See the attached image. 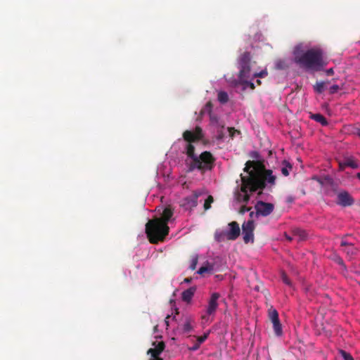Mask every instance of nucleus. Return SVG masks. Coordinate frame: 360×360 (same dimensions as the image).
I'll list each match as a JSON object with an SVG mask.
<instances>
[{"mask_svg": "<svg viewBox=\"0 0 360 360\" xmlns=\"http://www.w3.org/2000/svg\"><path fill=\"white\" fill-rule=\"evenodd\" d=\"M255 162L248 160L243 169L248 175L240 174L241 185L239 190L235 192V198L237 202L247 204L250 199V194L257 190H263L266 184L274 186L276 177L273 175L271 169H257L254 166Z\"/></svg>", "mask_w": 360, "mask_h": 360, "instance_id": "1", "label": "nucleus"}, {"mask_svg": "<svg viewBox=\"0 0 360 360\" xmlns=\"http://www.w3.org/2000/svg\"><path fill=\"white\" fill-rule=\"evenodd\" d=\"M186 149L188 156L186 160L188 172H191L195 169L211 170L214 167L215 159L210 152L204 151L198 157L195 154V147L192 143H188Z\"/></svg>", "mask_w": 360, "mask_h": 360, "instance_id": "2", "label": "nucleus"}, {"mask_svg": "<svg viewBox=\"0 0 360 360\" xmlns=\"http://www.w3.org/2000/svg\"><path fill=\"white\" fill-rule=\"evenodd\" d=\"M295 62L300 68L311 70H319L326 65L320 49H310L301 54L295 53Z\"/></svg>", "mask_w": 360, "mask_h": 360, "instance_id": "3", "label": "nucleus"}, {"mask_svg": "<svg viewBox=\"0 0 360 360\" xmlns=\"http://www.w3.org/2000/svg\"><path fill=\"white\" fill-rule=\"evenodd\" d=\"M169 228L165 222H162L160 218L150 219L146 224V233L151 243L156 244L163 241L168 235Z\"/></svg>", "mask_w": 360, "mask_h": 360, "instance_id": "4", "label": "nucleus"}, {"mask_svg": "<svg viewBox=\"0 0 360 360\" xmlns=\"http://www.w3.org/2000/svg\"><path fill=\"white\" fill-rule=\"evenodd\" d=\"M251 58L249 52H244L238 60L239 64V75L238 77L240 83L248 86L251 89H255V86L254 83L248 82L247 79L252 76V71L250 68Z\"/></svg>", "mask_w": 360, "mask_h": 360, "instance_id": "5", "label": "nucleus"}, {"mask_svg": "<svg viewBox=\"0 0 360 360\" xmlns=\"http://www.w3.org/2000/svg\"><path fill=\"white\" fill-rule=\"evenodd\" d=\"M268 317L273 324L275 335L281 336L283 334L282 325L279 320L278 313L273 307H271L268 310Z\"/></svg>", "mask_w": 360, "mask_h": 360, "instance_id": "6", "label": "nucleus"}, {"mask_svg": "<svg viewBox=\"0 0 360 360\" xmlns=\"http://www.w3.org/2000/svg\"><path fill=\"white\" fill-rule=\"evenodd\" d=\"M255 229L254 221L252 220H248L244 222L242 225V233L243 236V241L248 244L250 242H254V234L253 231Z\"/></svg>", "mask_w": 360, "mask_h": 360, "instance_id": "7", "label": "nucleus"}, {"mask_svg": "<svg viewBox=\"0 0 360 360\" xmlns=\"http://www.w3.org/2000/svg\"><path fill=\"white\" fill-rule=\"evenodd\" d=\"M274 206L272 203L258 201L255 205L257 216L266 217L274 210Z\"/></svg>", "mask_w": 360, "mask_h": 360, "instance_id": "8", "label": "nucleus"}, {"mask_svg": "<svg viewBox=\"0 0 360 360\" xmlns=\"http://www.w3.org/2000/svg\"><path fill=\"white\" fill-rule=\"evenodd\" d=\"M202 136V130L200 127H196L194 131L186 130L183 134L184 139L188 143L198 141L200 140Z\"/></svg>", "mask_w": 360, "mask_h": 360, "instance_id": "9", "label": "nucleus"}, {"mask_svg": "<svg viewBox=\"0 0 360 360\" xmlns=\"http://www.w3.org/2000/svg\"><path fill=\"white\" fill-rule=\"evenodd\" d=\"M212 104L211 102H208L206 103L203 109L201 110V113L204 114L207 112L210 115V122L212 125L216 127H221V129L224 128V123L219 120L217 116L213 115L212 113Z\"/></svg>", "mask_w": 360, "mask_h": 360, "instance_id": "10", "label": "nucleus"}, {"mask_svg": "<svg viewBox=\"0 0 360 360\" xmlns=\"http://www.w3.org/2000/svg\"><path fill=\"white\" fill-rule=\"evenodd\" d=\"M337 204L342 207H349L354 204V200L346 191H342L337 195Z\"/></svg>", "mask_w": 360, "mask_h": 360, "instance_id": "11", "label": "nucleus"}, {"mask_svg": "<svg viewBox=\"0 0 360 360\" xmlns=\"http://www.w3.org/2000/svg\"><path fill=\"white\" fill-rule=\"evenodd\" d=\"M340 246L343 248L342 250L346 253L349 259L354 258L357 253V249L354 246L353 243L346 240V237H343L340 242Z\"/></svg>", "mask_w": 360, "mask_h": 360, "instance_id": "12", "label": "nucleus"}, {"mask_svg": "<svg viewBox=\"0 0 360 360\" xmlns=\"http://www.w3.org/2000/svg\"><path fill=\"white\" fill-rule=\"evenodd\" d=\"M229 230L226 231V239L229 240H236L240 233L239 224L236 221H231L229 224Z\"/></svg>", "mask_w": 360, "mask_h": 360, "instance_id": "13", "label": "nucleus"}, {"mask_svg": "<svg viewBox=\"0 0 360 360\" xmlns=\"http://www.w3.org/2000/svg\"><path fill=\"white\" fill-rule=\"evenodd\" d=\"M220 297V295L218 292H213L210 298L208 301V304L206 310V313L207 315H212L215 313L217 309L218 308V302L217 300Z\"/></svg>", "mask_w": 360, "mask_h": 360, "instance_id": "14", "label": "nucleus"}, {"mask_svg": "<svg viewBox=\"0 0 360 360\" xmlns=\"http://www.w3.org/2000/svg\"><path fill=\"white\" fill-rule=\"evenodd\" d=\"M153 348H150L147 354H150L151 357H158L160 356V354L164 351L165 348V344L163 341L160 342H153Z\"/></svg>", "mask_w": 360, "mask_h": 360, "instance_id": "15", "label": "nucleus"}, {"mask_svg": "<svg viewBox=\"0 0 360 360\" xmlns=\"http://www.w3.org/2000/svg\"><path fill=\"white\" fill-rule=\"evenodd\" d=\"M196 290L195 287H191L181 293V299L184 302H190Z\"/></svg>", "mask_w": 360, "mask_h": 360, "instance_id": "16", "label": "nucleus"}, {"mask_svg": "<svg viewBox=\"0 0 360 360\" xmlns=\"http://www.w3.org/2000/svg\"><path fill=\"white\" fill-rule=\"evenodd\" d=\"M173 210L171 207H165L162 213L160 218L161 221L165 222V224L168 225V222L173 216Z\"/></svg>", "mask_w": 360, "mask_h": 360, "instance_id": "17", "label": "nucleus"}, {"mask_svg": "<svg viewBox=\"0 0 360 360\" xmlns=\"http://www.w3.org/2000/svg\"><path fill=\"white\" fill-rule=\"evenodd\" d=\"M346 167L356 169L358 168V164L352 158H347L344 162H339V168L340 170H344Z\"/></svg>", "mask_w": 360, "mask_h": 360, "instance_id": "18", "label": "nucleus"}, {"mask_svg": "<svg viewBox=\"0 0 360 360\" xmlns=\"http://www.w3.org/2000/svg\"><path fill=\"white\" fill-rule=\"evenodd\" d=\"M310 118L321 123L323 126H326L328 124L326 118L320 113L311 114Z\"/></svg>", "mask_w": 360, "mask_h": 360, "instance_id": "19", "label": "nucleus"}, {"mask_svg": "<svg viewBox=\"0 0 360 360\" xmlns=\"http://www.w3.org/2000/svg\"><path fill=\"white\" fill-rule=\"evenodd\" d=\"M192 319L190 318L186 319L185 323L182 326V330L184 333H188L193 330Z\"/></svg>", "mask_w": 360, "mask_h": 360, "instance_id": "20", "label": "nucleus"}, {"mask_svg": "<svg viewBox=\"0 0 360 360\" xmlns=\"http://www.w3.org/2000/svg\"><path fill=\"white\" fill-rule=\"evenodd\" d=\"M283 167L281 168V173L285 176H287L289 175L290 170L292 169V165L287 161L284 160L283 162Z\"/></svg>", "mask_w": 360, "mask_h": 360, "instance_id": "21", "label": "nucleus"}, {"mask_svg": "<svg viewBox=\"0 0 360 360\" xmlns=\"http://www.w3.org/2000/svg\"><path fill=\"white\" fill-rule=\"evenodd\" d=\"M213 271V265H211V264H207L206 266H201L198 271V274H200V275H202L204 274L205 273H211L212 271Z\"/></svg>", "mask_w": 360, "mask_h": 360, "instance_id": "22", "label": "nucleus"}, {"mask_svg": "<svg viewBox=\"0 0 360 360\" xmlns=\"http://www.w3.org/2000/svg\"><path fill=\"white\" fill-rule=\"evenodd\" d=\"M218 101L221 103H226L229 101V96L225 91H219L218 93Z\"/></svg>", "mask_w": 360, "mask_h": 360, "instance_id": "23", "label": "nucleus"}, {"mask_svg": "<svg viewBox=\"0 0 360 360\" xmlns=\"http://www.w3.org/2000/svg\"><path fill=\"white\" fill-rule=\"evenodd\" d=\"M214 238L217 242H221L226 239V231L216 232L214 234Z\"/></svg>", "mask_w": 360, "mask_h": 360, "instance_id": "24", "label": "nucleus"}, {"mask_svg": "<svg viewBox=\"0 0 360 360\" xmlns=\"http://www.w3.org/2000/svg\"><path fill=\"white\" fill-rule=\"evenodd\" d=\"M333 260L338 264H339L343 271H347V266L343 261V259L338 255H335L333 257Z\"/></svg>", "mask_w": 360, "mask_h": 360, "instance_id": "25", "label": "nucleus"}, {"mask_svg": "<svg viewBox=\"0 0 360 360\" xmlns=\"http://www.w3.org/2000/svg\"><path fill=\"white\" fill-rule=\"evenodd\" d=\"M293 234L295 236H298L300 240H304L307 237L305 231L301 229H295Z\"/></svg>", "mask_w": 360, "mask_h": 360, "instance_id": "26", "label": "nucleus"}, {"mask_svg": "<svg viewBox=\"0 0 360 360\" xmlns=\"http://www.w3.org/2000/svg\"><path fill=\"white\" fill-rule=\"evenodd\" d=\"M276 68L278 70H285L288 68V64L283 60H278L276 62Z\"/></svg>", "mask_w": 360, "mask_h": 360, "instance_id": "27", "label": "nucleus"}, {"mask_svg": "<svg viewBox=\"0 0 360 360\" xmlns=\"http://www.w3.org/2000/svg\"><path fill=\"white\" fill-rule=\"evenodd\" d=\"M324 85L325 82H316L314 86V91L319 94H321L324 91Z\"/></svg>", "mask_w": 360, "mask_h": 360, "instance_id": "28", "label": "nucleus"}, {"mask_svg": "<svg viewBox=\"0 0 360 360\" xmlns=\"http://www.w3.org/2000/svg\"><path fill=\"white\" fill-rule=\"evenodd\" d=\"M214 201L213 197L212 195H209L207 198L205 200L204 203V208L205 210H208L211 207V203Z\"/></svg>", "mask_w": 360, "mask_h": 360, "instance_id": "29", "label": "nucleus"}, {"mask_svg": "<svg viewBox=\"0 0 360 360\" xmlns=\"http://www.w3.org/2000/svg\"><path fill=\"white\" fill-rule=\"evenodd\" d=\"M339 352L344 360H354L352 356L345 350L340 349Z\"/></svg>", "mask_w": 360, "mask_h": 360, "instance_id": "30", "label": "nucleus"}, {"mask_svg": "<svg viewBox=\"0 0 360 360\" xmlns=\"http://www.w3.org/2000/svg\"><path fill=\"white\" fill-rule=\"evenodd\" d=\"M227 131H229V136L231 139H233V137L236 136V134H240V131L236 129L234 127H228Z\"/></svg>", "mask_w": 360, "mask_h": 360, "instance_id": "31", "label": "nucleus"}, {"mask_svg": "<svg viewBox=\"0 0 360 360\" xmlns=\"http://www.w3.org/2000/svg\"><path fill=\"white\" fill-rule=\"evenodd\" d=\"M198 256L197 255L193 256V257L191 259V265H190V269L191 270H195V269L196 266L198 264Z\"/></svg>", "mask_w": 360, "mask_h": 360, "instance_id": "32", "label": "nucleus"}, {"mask_svg": "<svg viewBox=\"0 0 360 360\" xmlns=\"http://www.w3.org/2000/svg\"><path fill=\"white\" fill-rule=\"evenodd\" d=\"M281 279H282V281L289 285V286H291L292 283H291V281L289 279V278L288 277L287 274L285 273V272H282L281 273Z\"/></svg>", "mask_w": 360, "mask_h": 360, "instance_id": "33", "label": "nucleus"}, {"mask_svg": "<svg viewBox=\"0 0 360 360\" xmlns=\"http://www.w3.org/2000/svg\"><path fill=\"white\" fill-rule=\"evenodd\" d=\"M208 338V333H205L202 336H199L197 338V342L201 345L202 342H204Z\"/></svg>", "mask_w": 360, "mask_h": 360, "instance_id": "34", "label": "nucleus"}, {"mask_svg": "<svg viewBox=\"0 0 360 360\" xmlns=\"http://www.w3.org/2000/svg\"><path fill=\"white\" fill-rule=\"evenodd\" d=\"M266 75H267V72L264 71V70H263V71H262V72H260L259 73H257V72L252 73V76L253 77H265Z\"/></svg>", "mask_w": 360, "mask_h": 360, "instance_id": "35", "label": "nucleus"}, {"mask_svg": "<svg viewBox=\"0 0 360 360\" xmlns=\"http://www.w3.org/2000/svg\"><path fill=\"white\" fill-rule=\"evenodd\" d=\"M340 89V86L338 84H334L331 86L329 89V93L330 94H334Z\"/></svg>", "mask_w": 360, "mask_h": 360, "instance_id": "36", "label": "nucleus"}, {"mask_svg": "<svg viewBox=\"0 0 360 360\" xmlns=\"http://www.w3.org/2000/svg\"><path fill=\"white\" fill-rule=\"evenodd\" d=\"M217 139H222L224 137V133L223 131V129L221 127H217Z\"/></svg>", "mask_w": 360, "mask_h": 360, "instance_id": "37", "label": "nucleus"}, {"mask_svg": "<svg viewBox=\"0 0 360 360\" xmlns=\"http://www.w3.org/2000/svg\"><path fill=\"white\" fill-rule=\"evenodd\" d=\"M250 207H248L246 205H243L240 208L239 213L241 214H244L246 212L250 211Z\"/></svg>", "mask_w": 360, "mask_h": 360, "instance_id": "38", "label": "nucleus"}, {"mask_svg": "<svg viewBox=\"0 0 360 360\" xmlns=\"http://www.w3.org/2000/svg\"><path fill=\"white\" fill-rule=\"evenodd\" d=\"M199 195L197 194L196 193H194L193 196L191 197L192 198V202H193V206H195L197 205V200H198V198Z\"/></svg>", "mask_w": 360, "mask_h": 360, "instance_id": "39", "label": "nucleus"}, {"mask_svg": "<svg viewBox=\"0 0 360 360\" xmlns=\"http://www.w3.org/2000/svg\"><path fill=\"white\" fill-rule=\"evenodd\" d=\"M200 346V345L196 342L191 347L189 348V349L191 351H196L199 349Z\"/></svg>", "mask_w": 360, "mask_h": 360, "instance_id": "40", "label": "nucleus"}, {"mask_svg": "<svg viewBox=\"0 0 360 360\" xmlns=\"http://www.w3.org/2000/svg\"><path fill=\"white\" fill-rule=\"evenodd\" d=\"M333 74H334V70L333 68H330L326 70V75L328 76L333 75Z\"/></svg>", "mask_w": 360, "mask_h": 360, "instance_id": "41", "label": "nucleus"}, {"mask_svg": "<svg viewBox=\"0 0 360 360\" xmlns=\"http://www.w3.org/2000/svg\"><path fill=\"white\" fill-rule=\"evenodd\" d=\"M285 237L286 238V240H288V241H291L292 240V238L290 236H288L287 233H285Z\"/></svg>", "mask_w": 360, "mask_h": 360, "instance_id": "42", "label": "nucleus"}, {"mask_svg": "<svg viewBox=\"0 0 360 360\" xmlns=\"http://www.w3.org/2000/svg\"><path fill=\"white\" fill-rule=\"evenodd\" d=\"M287 201L288 202H292L294 201V198L292 196L288 198Z\"/></svg>", "mask_w": 360, "mask_h": 360, "instance_id": "43", "label": "nucleus"}, {"mask_svg": "<svg viewBox=\"0 0 360 360\" xmlns=\"http://www.w3.org/2000/svg\"><path fill=\"white\" fill-rule=\"evenodd\" d=\"M191 281H192V278H186L184 279V281L185 283H188L191 282Z\"/></svg>", "mask_w": 360, "mask_h": 360, "instance_id": "44", "label": "nucleus"}, {"mask_svg": "<svg viewBox=\"0 0 360 360\" xmlns=\"http://www.w3.org/2000/svg\"><path fill=\"white\" fill-rule=\"evenodd\" d=\"M150 360H163L162 358H160V356H158V357H151V359Z\"/></svg>", "mask_w": 360, "mask_h": 360, "instance_id": "45", "label": "nucleus"}, {"mask_svg": "<svg viewBox=\"0 0 360 360\" xmlns=\"http://www.w3.org/2000/svg\"><path fill=\"white\" fill-rule=\"evenodd\" d=\"M169 317H170V316H169V315H168V316L166 317V319H165V323H166V325H167V326H169V321H168V319H169Z\"/></svg>", "mask_w": 360, "mask_h": 360, "instance_id": "46", "label": "nucleus"}, {"mask_svg": "<svg viewBox=\"0 0 360 360\" xmlns=\"http://www.w3.org/2000/svg\"><path fill=\"white\" fill-rule=\"evenodd\" d=\"M257 84L258 85H260L261 84V81L259 79H257Z\"/></svg>", "mask_w": 360, "mask_h": 360, "instance_id": "47", "label": "nucleus"}, {"mask_svg": "<svg viewBox=\"0 0 360 360\" xmlns=\"http://www.w3.org/2000/svg\"><path fill=\"white\" fill-rule=\"evenodd\" d=\"M356 176L359 179H360V173H357Z\"/></svg>", "mask_w": 360, "mask_h": 360, "instance_id": "48", "label": "nucleus"}, {"mask_svg": "<svg viewBox=\"0 0 360 360\" xmlns=\"http://www.w3.org/2000/svg\"><path fill=\"white\" fill-rule=\"evenodd\" d=\"M253 214H254V212H250V216L251 217H252Z\"/></svg>", "mask_w": 360, "mask_h": 360, "instance_id": "49", "label": "nucleus"}, {"mask_svg": "<svg viewBox=\"0 0 360 360\" xmlns=\"http://www.w3.org/2000/svg\"><path fill=\"white\" fill-rule=\"evenodd\" d=\"M358 134L360 136V130L359 131Z\"/></svg>", "mask_w": 360, "mask_h": 360, "instance_id": "50", "label": "nucleus"}]
</instances>
